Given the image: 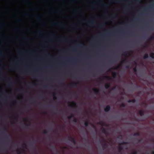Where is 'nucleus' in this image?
<instances>
[{"instance_id": "f257e3e1", "label": "nucleus", "mask_w": 154, "mask_h": 154, "mask_svg": "<svg viewBox=\"0 0 154 154\" xmlns=\"http://www.w3.org/2000/svg\"><path fill=\"white\" fill-rule=\"evenodd\" d=\"M110 106H107L106 108L105 109V111L106 112H107L110 109Z\"/></svg>"}, {"instance_id": "f03ea898", "label": "nucleus", "mask_w": 154, "mask_h": 154, "mask_svg": "<svg viewBox=\"0 0 154 154\" xmlns=\"http://www.w3.org/2000/svg\"><path fill=\"white\" fill-rule=\"evenodd\" d=\"M150 57L152 58H154V54L151 53L150 55Z\"/></svg>"}, {"instance_id": "7ed1b4c3", "label": "nucleus", "mask_w": 154, "mask_h": 154, "mask_svg": "<svg viewBox=\"0 0 154 154\" xmlns=\"http://www.w3.org/2000/svg\"><path fill=\"white\" fill-rule=\"evenodd\" d=\"M94 91L95 92H97L98 91V90L96 89H94Z\"/></svg>"}, {"instance_id": "20e7f679", "label": "nucleus", "mask_w": 154, "mask_h": 154, "mask_svg": "<svg viewBox=\"0 0 154 154\" xmlns=\"http://www.w3.org/2000/svg\"><path fill=\"white\" fill-rule=\"evenodd\" d=\"M148 57V55H146V56L144 57V58H147Z\"/></svg>"}, {"instance_id": "39448f33", "label": "nucleus", "mask_w": 154, "mask_h": 154, "mask_svg": "<svg viewBox=\"0 0 154 154\" xmlns=\"http://www.w3.org/2000/svg\"><path fill=\"white\" fill-rule=\"evenodd\" d=\"M105 87L106 88H107L109 87V85H107H107H105Z\"/></svg>"}, {"instance_id": "423d86ee", "label": "nucleus", "mask_w": 154, "mask_h": 154, "mask_svg": "<svg viewBox=\"0 0 154 154\" xmlns=\"http://www.w3.org/2000/svg\"><path fill=\"white\" fill-rule=\"evenodd\" d=\"M18 20H20V19H19Z\"/></svg>"}]
</instances>
